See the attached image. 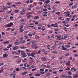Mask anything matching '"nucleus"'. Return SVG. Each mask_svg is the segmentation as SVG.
Segmentation results:
<instances>
[{
	"label": "nucleus",
	"instance_id": "obj_21",
	"mask_svg": "<svg viewBox=\"0 0 78 78\" xmlns=\"http://www.w3.org/2000/svg\"><path fill=\"white\" fill-rule=\"evenodd\" d=\"M43 12V11H38L37 13V14H41V13H42V12Z\"/></svg>",
	"mask_w": 78,
	"mask_h": 78
},
{
	"label": "nucleus",
	"instance_id": "obj_62",
	"mask_svg": "<svg viewBox=\"0 0 78 78\" xmlns=\"http://www.w3.org/2000/svg\"><path fill=\"white\" fill-rule=\"evenodd\" d=\"M56 14H60V12H57L56 13Z\"/></svg>",
	"mask_w": 78,
	"mask_h": 78
},
{
	"label": "nucleus",
	"instance_id": "obj_18",
	"mask_svg": "<svg viewBox=\"0 0 78 78\" xmlns=\"http://www.w3.org/2000/svg\"><path fill=\"white\" fill-rule=\"evenodd\" d=\"M27 73L28 72L27 71H26L25 72H24V73H22L21 74V75H25L26 73Z\"/></svg>",
	"mask_w": 78,
	"mask_h": 78
},
{
	"label": "nucleus",
	"instance_id": "obj_14",
	"mask_svg": "<svg viewBox=\"0 0 78 78\" xmlns=\"http://www.w3.org/2000/svg\"><path fill=\"white\" fill-rule=\"evenodd\" d=\"M31 43H32V44H33V45L34 44H35V43H36V41H32Z\"/></svg>",
	"mask_w": 78,
	"mask_h": 78
},
{
	"label": "nucleus",
	"instance_id": "obj_35",
	"mask_svg": "<svg viewBox=\"0 0 78 78\" xmlns=\"http://www.w3.org/2000/svg\"><path fill=\"white\" fill-rule=\"evenodd\" d=\"M26 42V41H25V40H23V41H21L20 43H22V42L23 43H25Z\"/></svg>",
	"mask_w": 78,
	"mask_h": 78
},
{
	"label": "nucleus",
	"instance_id": "obj_31",
	"mask_svg": "<svg viewBox=\"0 0 78 78\" xmlns=\"http://www.w3.org/2000/svg\"><path fill=\"white\" fill-rule=\"evenodd\" d=\"M51 53H55L56 54H57V52L56 51H52Z\"/></svg>",
	"mask_w": 78,
	"mask_h": 78
},
{
	"label": "nucleus",
	"instance_id": "obj_26",
	"mask_svg": "<svg viewBox=\"0 0 78 78\" xmlns=\"http://www.w3.org/2000/svg\"><path fill=\"white\" fill-rule=\"evenodd\" d=\"M12 4V2H11L10 3L9 2H8L7 3V5H11Z\"/></svg>",
	"mask_w": 78,
	"mask_h": 78
},
{
	"label": "nucleus",
	"instance_id": "obj_6",
	"mask_svg": "<svg viewBox=\"0 0 78 78\" xmlns=\"http://www.w3.org/2000/svg\"><path fill=\"white\" fill-rule=\"evenodd\" d=\"M41 60L43 61H45L47 60V58H45V57H42L41 58Z\"/></svg>",
	"mask_w": 78,
	"mask_h": 78
},
{
	"label": "nucleus",
	"instance_id": "obj_60",
	"mask_svg": "<svg viewBox=\"0 0 78 78\" xmlns=\"http://www.w3.org/2000/svg\"><path fill=\"white\" fill-rule=\"evenodd\" d=\"M13 18H14V17H13V16H10V19H13Z\"/></svg>",
	"mask_w": 78,
	"mask_h": 78
},
{
	"label": "nucleus",
	"instance_id": "obj_9",
	"mask_svg": "<svg viewBox=\"0 0 78 78\" xmlns=\"http://www.w3.org/2000/svg\"><path fill=\"white\" fill-rule=\"evenodd\" d=\"M56 6V5H54V6L52 7V9H54L55 10H57V9L55 7V6Z\"/></svg>",
	"mask_w": 78,
	"mask_h": 78
},
{
	"label": "nucleus",
	"instance_id": "obj_29",
	"mask_svg": "<svg viewBox=\"0 0 78 78\" xmlns=\"http://www.w3.org/2000/svg\"><path fill=\"white\" fill-rule=\"evenodd\" d=\"M75 70V67H72L71 69V71L74 70Z\"/></svg>",
	"mask_w": 78,
	"mask_h": 78
},
{
	"label": "nucleus",
	"instance_id": "obj_54",
	"mask_svg": "<svg viewBox=\"0 0 78 78\" xmlns=\"http://www.w3.org/2000/svg\"><path fill=\"white\" fill-rule=\"evenodd\" d=\"M73 5V3H71L69 4V5L72 6V5Z\"/></svg>",
	"mask_w": 78,
	"mask_h": 78
},
{
	"label": "nucleus",
	"instance_id": "obj_24",
	"mask_svg": "<svg viewBox=\"0 0 78 78\" xmlns=\"http://www.w3.org/2000/svg\"><path fill=\"white\" fill-rule=\"evenodd\" d=\"M9 42L8 41H5L4 42L3 44H9Z\"/></svg>",
	"mask_w": 78,
	"mask_h": 78
},
{
	"label": "nucleus",
	"instance_id": "obj_27",
	"mask_svg": "<svg viewBox=\"0 0 78 78\" xmlns=\"http://www.w3.org/2000/svg\"><path fill=\"white\" fill-rule=\"evenodd\" d=\"M7 7H4L2 8L3 10H7Z\"/></svg>",
	"mask_w": 78,
	"mask_h": 78
},
{
	"label": "nucleus",
	"instance_id": "obj_47",
	"mask_svg": "<svg viewBox=\"0 0 78 78\" xmlns=\"http://www.w3.org/2000/svg\"><path fill=\"white\" fill-rule=\"evenodd\" d=\"M27 55L28 56H31V54H30V53H27Z\"/></svg>",
	"mask_w": 78,
	"mask_h": 78
},
{
	"label": "nucleus",
	"instance_id": "obj_40",
	"mask_svg": "<svg viewBox=\"0 0 78 78\" xmlns=\"http://www.w3.org/2000/svg\"><path fill=\"white\" fill-rule=\"evenodd\" d=\"M14 58H19V57L17 56H15L14 57Z\"/></svg>",
	"mask_w": 78,
	"mask_h": 78
},
{
	"label": "nucleus",
	"instance_id": "obj_55",
	"mask_svg": "<svg viewBox=\"0 0 78 78\" xmlns=\"http://www.w3.org/2000/svg\"><path fill=\"white\" fill-rule=\"evenodd\" d=\"M27 45H28V46H29V45H30V43H28L27 44Z\"/></svg>",
	"mask_w": 78,
	"mask_h": 78
},
{
	"label": "nucleus",
	"instance_id": "obj_37",
	"mask_svg": "<svg viewBox=\"0 0 78 78\" xmlns=\"http://www.w3.org/2000/svg\"><path fill=\"white\" fill-rule=\"evenodd\" d=\"M78 75H75L74 76H73V78H76V77H78Z\"/></svg>",
	"mask_w": 78,
	"mask_h": 78
},
{
	"label": "nucleus",
	"instance_id": "obj_1",
	"mask_svg": "<svg viewBox=\"0 0 78 78\" xmlns=\"http://www.w3.org/2000/svg\"><path fill=\"white\" fill-rule=\"evenodd\" d=\"M20 52L21 53L22 58H26L27 55V54H26V53H25V51H21Z\"/></svg>",
	"mask_w": 78,
	"mask_h": 78
},
{
	"label": "nucleus",
	"instance_id": "obj_45",
	"mask_svg": "<svg viewBox=\"0 0 78 78\" xmlns=\"http://www.w3.org/2000/svg\"><path fill=\"white\" fill-rule=\"evenodd\" d=\"M15 12H19V10H15Z\"/></svg>",
	"mask_w": 78,
	"mask_h": 78
},
{
	"label": "nucleus",
	"instance_id": "obj_11",
	"mask_svg": "<svg viewBox=\"0 0 78 78\" xmlns=\"http://www.w3.org/2000/svg\"><path fill=\"white\" fill-rule=\"evenodd\" d=\"M50 2V0H46L45 1V3H46V4H48V3H49Z\"/></svg>",
	"mask_w": 78,
	"mask_h": 78
},
{
	"label": "nucleus",
	"instance_id": "obj_2",
	"mask_svg": "<svg viewBox=\"0 0 78 78\" xmlns=\"http://www.w3.org/2000/svg\"><path fill=\"white\" fill-rule=\"evenodd\" d=\"M31 47H32L33 48H35V49H37V48H38V47H37L36 45L34 44H33L31 46Z\"/></svg>",
	"mask_w": 78,
	"mask_h": 78
},
{
	"label": "nucleus",
	"instance_id": "obj_64",
	"mask_svg": "<svg viewBox=\"0 0 78 78\" xmlns=\"http://www.w3.org/2000/svg\"><path fill=\"white\" fill-rule=\"evenodd\" d=\"M33 7V5H30L29 6V8H32Z\"/></svg>",
	"mask_w": 78,
	"mask_h": 78
},
{
	"label": "nucleus",
	"instance_id": "obj_58",
	"mask_svg": "<svg viewBox=\"0 0 78 78\" xmlns=\"http://www.w3.org/2000/svg\"><path fill=\"white\" fill-rule=\"evenodd\" d=\"M33 1L32 0H30L29 3H33Z\"/></svg>",
	"mask_w": 78,
	"mask_h": 78
},
{
	"label": "nucleus",
	"instance_id": "obj_15",
	"mask_svg": "<svg viewBox=\"0 0 78 78\" xmlns=\"http://www.w3.org/2000/svg\"><path fill=\"white\" fill-rule=\"evenodd\" d=\"M34 54H35L34 53H32L31 54V56H32V57L34 58L35 57V56H34Z\"/></svg>",
	"mask_w": 78,
	"mask_h": 78
},
{
	"label": "nucleus",
	"instance_id": "obj_46",
	"mask_svg": "<svg viewBox=\"0 0 78 78\" xmlns=\"http://www.w3.org/2000/svg\"><path fill=\"white\" fill-rule=\"evenodd\" d=\"M46 76H49V75H50V73H48L46 75Z\"/></svg>",
	"mask_w": 78,
	"mask_h": 78
},
{
	"label": "nucleus",
	"instance_id": "obj_49",
	"mask_svg": "<svg viewBox=\"0 0 78 78\" xmlns=\"http://www.w3.org/2000/svg\"><path fill=\"white\" fill-rule=\"evenodd\" d=\"M68 74H69V75H71L72 74H71V72L70 71H69L68 72Z\"/></svg>",
	"mask_w": 78,
	"mask_h": 78
},
{
	"label": "nucleus",
	"instance_id": "obj_23",
	"mask_svg": "<svg viewBox=\"0 0 78 78\" xmlns=\"http://www.w3.org/2000/svg\"><path fill=\"white\" fill-rule=\"evenodd\" d=\"M67 37H68V36L67 35H65L63 37V39H66Z\"/></svg>",
	"mask_w": 78,
	"mask_h": 78
},
{
	"label": "nucleus",
	"instance_id": "obj_41",
	"mask_svg": "<svg viewBox=\"0 0 78 78\" xmlns=\"http://www.w3.org/2000/svg\"><path fill=\"white\" fill-rule=\"evenodd\" d=\"M36 68L33 69H32V72H34L35 70H36Z\"/></svg>",
	"mask_w": 78,
	"mask_h": 78
},
{
	"label": "nucleus",
	"instance_id": "obj_59",
	"mask_svg": "<svg viewBox=\"0 0 78 78\" xmlns=\"http://www.w3.org/2000/svg\"><path fill=\"white\" fill-rule=\"evenodd\" d=\"M20 30V32H23V29Z\"/></svg>",
	"mask_w": 78,
	"mask_h": 78
},
{
	"label": "nucleus",
	"instance_id": "obj_34",
	"mask_svg": "<svg viewBox=\"0 0 78 78\" xmlns=\"http://www.w3.org/2000/svg\"><path fill=\"white\" fill-rule=\"evenodd\" d=\"M20 48L23 49H24V48H26L24 46H22V47H21Z\"/></svg>",
	"mask_w": 78,
	"mask_h": 78
},
{
	"label": "nucleus",
	"instance_id": "obj_63",
	"mask_svg": "<svg viewBox=\"0 0 78 78\" xmlns=\"http://www.w3.org/2000/svg\"><path fill=\"white\" fill-rule=\"evenodd\" d=\"M31 14V12H28L27 13V15H28V14Z\"/></svg>",
	"mask_w": 78,
	"mask_h": 78
},
{
	"label": "nucleus",
	"instance_id": "obj_5",
	"mask_svg": "<svg viewBox=\"0 0 78 78\" xmlns=\"http://www.w3.org/2000/svg\"><path fill=\"white\" fill-rule=\"evenodd\" d=\"M8 56V55L6 53L4 54L3 55V58H7Z\"/></svg>",
	"mask_w": 78,
	"mask_h": 78
},
{
	"label": "nucleus",
	"instance_id": "obj_51",
	"mask_svg": "<svg viewBox=\"0 0 78 78\" xmlns=\"http://www.w3.org/2000/svg\"><path fill=\"white\" fill-rule=\"evenodd\" d=\"M73 53H76V52H77V51L76 50H73Z\"/></svg>",
	"mask_w": 78,
	"mask_h": 78
},
{
	"label": "nucleus",
	"instance_id": "obj_19",
	"mask_svg": "<svg viewBox=\"0 0 78 78\" xmlns=\"http://www.w3.org/2000/svg\"><path fill=\"white\" fill-rule=\"evenodd\" d=\"M72 9H75V8H76V6L75 5L73 6L72 7Z\"/></svg>",
	"mask_w": 78,
	"mask_h": 78
},
{
	"label": "nucleus",
	"instance_id": "obj_7",
	"mask_svg": "<svg viewBox=\"0 0 78 78\" xmlns=\"http://www.w3.org/2000/svg\"><path fill=\"white\" fill-rule=\"evenodd\" d=\"M64 13H66V16H69L70 15V14H69V13H70V12L69 11L64 12Z\"/></svg>",
	"mask_w": 78,
	"mask_h": 78
},
{
	"label": "nucleus",
	"instance_id": "obj_33",
	"mask_svg": "<svg viewBox=\"0 0 78 78\" xmlns=\"http://www.w3.org/2000/svg\"><path fill=\"white\" fill-rule=\"evenodd\" d=\"M31 15H30L28 16L27 17V19H29V18H30L31 17Z\"/></svg>",
	"mask_w": 78,
	"mask_h": 78
},
{
	"label": "nucleus",
	"instance_id": "obj_8",
	"mask_svg": "<svg viewBox=\"0 0 78 78\" xmlns=\"http://www.w3.org/2000/svg\"><path fill=\"white\" fill-rule=\"evenodd\" d=\"M55 24H51V27H58V25H56V26H54L55 25Z\"/></svg>",
	"mask_w": 78,
	"mask_h": 78
},
{
	"label": "nucleus",
	"instance_id": "obj_30",
	"mask_svg": "<svg viewBox=\"0 0 78 78\" xmlns=\"http://www.w3.org/2000/svg\"><path fill=\"white\" fill-rule=\"evenodd\" d=\"M38 4H39V5H42L43 4L42 2H39L38 3Z\"/></svg>",
	"mask_w": 78,
	"mask_h": 78
},
{
	"label": "nucleus",
	"instance_id": "obj_10",
	"mask_svg": "<svg viewBox=\"0 0 78 78\" xmlns=\"http://www.w3.org/2000/svg\"><path fill=\"white\" fill-rule=\"evenodd\" d=\"M61 76L62 77V78H68V77L65 74L62 75Z\"/></svg>",
	"mask_w": 78,
	"mask_h": 78
},
{
	"label": "nucleus",
	"instance_id": "obj_17",
	"mask_svg": "<svg viewBox=\"0 0 78 78\" xmlns=\"http://www.w3.org/2000/svg\"><path fill=\"white\" fill-rule=\"evenodd\" d=\"M9 46L7 47V48H11V47L12 46V45L11 44H9Z\"/></svg>",
	"mask_w": 78,
	"mask_h": 78
},
{
	"label": "nucleus",
	"instance_id": "obj_39",
	"mask_svg": "<svg viewBox=\"0 0 78 78\" xmlns=\"http://www.w3.org/2000/svg\"><path fill=\"white\" fill-rule=\"evenodd\" d=\"M20 14H21V15H23V14H24V13H23V12H22V11H21L20 12Z\"/></svg>",
	"mask_w": 78,
	"mask_h": 78
},
{
	"label": "nucleus",
	"instance_id": "obj_48",
	"mask_svg": "<svg viewBox=\"0 0 78 78\" xmlns=\"http://www.w3.org/2000/svg\"><path fill=\"white\" fill-rule=\"evenodd\" d=\"M19 39L20 40H23V37H20L19 38Z\"/></svg>",
	"mask_w": 78,
	"mask_h": 78
},
{
	"label": "nucleus",
	"instance_id": "obj_42",
	"mask_svg": "<svg viewBox=\"0 0 78 78\" xmlns=\"http://www.w3.org/2000/svg\"><path fill=\"white\" fill-rule=\"evenodd\" d=\"M70 67H68L67 69H66V70H70Z\"/></svg>",
	"mask_w": 78,
	"mask_h": 78
},
{
	"label": "nucleus",
	"instance_id": "obj_13",
	"mask_svg": "<svg viewBox=\"0 0 78 78\" xmlns=\"http://www.w3.org/2000/svg\"><path fill=\"white\" fill-rule=\"evenodd\" d=\"M65 47L66 48H70V45H68L67 44L65 45Z\"/></svg>",
	"mask_w": 78,
	"mask_h": 78
},
{
	"label": "nucleus",
	"instance_id": "obj_20",
	"mask_svg": "<svg viewBox=\"0 0 78 78\" xmlns=\"http://www.w3.org/2000/svg\"><path fill=\"white\" fill-rule=\"evenodd\" d=\"M23 26L21 25V26H20V30H22V29H23Z\"/></svg>",
	"mask_w": 78,
	"mask_h": 78
},
{
	"label": "nucleus",
	"instance_id": "obj_3",
	"mask_svg": "<svg viewBox=\"0 0 78 78\" xmlns=\"http://www.w3.org/2000/svg\"><path fill=\"white\" fill-rule=\"evenodd\" d=\"M13 25V23H10L9 24H7L6 26V27H11L12 25Z\"/></svg>",
	"mask_w": 78,
	"mask_h": 78
},
{
	"label": "nucleus",
	"instance_id": "obj_4",
	"mask_svg": "<svg viewBox=\"0 0 78 78\" xmlns=\"http://www.w3.org/2000/svg\"><path fill=\"white\" fill-rule=\"evenodd\" d=\"M16 42L14 43L15 45H19L20 44V42H19V41L17 40H16Z\"/></svg>",
	"mask_w": 78,
	"mask_h": 78
},
{
	"label": "nucleus",
	"instance_id": "obj_50",
	"mask_svg": "<svg viewBox=\"0 0 78 78\" xmlns=\"http://www.w3.org/2000/svg\"><path fill=\"white\" fill-rule=\"evenodd\" d=\"M55 48H56L55 47V46H53L52 47V48H53V49H55Z\"/></svg>",
	"mask_w": 78,
	"mask_h": 78
},
{
	"label": "nucleus",
	"instance_id": "obj_61",
	"mask_svg": "<svg viewBox=\"0 0 78 78\" xmlns=\"http://www.w3.org/2000/svg\"><path fill=\"white\" fill-rule=\"evenodd\" d=\"M67 21H69L70 20V18H67Z\"/></svg>",
	"mask_w": 78,
	"mask_h": 78
},
{
	"label": "nucleus",
	"instance_id": "obj_52",
	"mask_svg": "<svg viewBox=\"0 0 78 78\" xmlns=\"http://www.w3.org/2000/svg\"><path fill=\"white\" fill-rule=\"evenodd\" d=\"M20 62H21V60L19 59L18 60V63H20Z\"/></svg>",
	"mask_w": 78,
	"mask_h": 78
},
{
	"label": "nucleus",
	"instance_id": "obj_56",
	"mask_svg": "<svg viewBox=\"0 0 78 78\" xmlns=\"http://www.w3.org/2000/svg\"><path fill=\"white\" fill-rule=\"evenodd\" d=\"M44 69H40V71H44Z\"/></svg>",
	"mask_w": 78,
	"mask_h": 78
},
{
	"label": "nucleus",
	"instance_id": "obj_57",
	"mask_svg": "<svg viewBox=\"0 0 78 78\" xmlns=\"http://www.w3.org/2000/svg\"><path fill=\"white\" fill-rule=\"evenodd\" d=\"M66 27H69V24H67V25H64Z\"/></svg>",
	"mask_w": 78,
	"mask_h": 78
},
{
	"label": "nucleus",
	"instance_id": "obj_12",
	"mask_svg": "<svg viewBox=\"0 0 78 78\" xmlns=\"http://www.w3.org/2000/svg\"><path fill=\"white\" fill-rule=\"evenodd\" d=\"M13 50H16L17 49H18V47L17 46H15L13 47Z\"/></svg>",
	"mask_w": 78,
	"mask_h": 78
},
{
	"label": "nucleus",
	"instance_id": "obj_36",
	"mask_svg": "<svg viewBox=\"0 0 78 78\" xmlns=\"http://www.w3.org/2000/svg\"><path fill=\"white\" fill-rule=\"evenodd\" d=\"M40 73H41V74H42V75H43V74H44V73H45L43 72H40Z\"/></svg>",
	"mask_w": 78,
	"mask_h": 78
},
{
	"label": "nucleus",
	"instance_id": "obj_43",
	"mask_svg": "<svg viewBox=\"0 0 78 78\" xmlns=\"http://www.w3.org/2000/svg\"><path fill=\"white\" fill-rule=\"evenodd\" d=\"M41 50H39L38 52H37V54L38 55H39V54H40V53H41Z\"/></svg>",
	"mask_w": 78,
	"mask_h": 78
},
{
	"label": "nucleus",
	"instance_id": "obj_38",
	"mask_svg": "<svg viewBox=\"0 0 78 78\" xmlns=\"http://www.w3.org/2000/svg\"><path fill=\"white\" fill-rule=\"evenodd\" d=\"M69 55L70 54H69V53H66L65 55V56H69Z\"/></svg>",
	"mask_w": 78,
	"mask_h": 78
},
{
	"label": "nucleus",
	"instance_id": "obj_16",
	"mask_svg": "<svg viewBox=\"0 0 78 78\" xmlns=\"http://www.w3.org/2000/svg\"><path fill=\"white\" fill-rule=\"evenodd\" d=\"M56 37H57V39H58V38H60V37H61V35H57L56 36Z\"/></svg>",
	"mask_w": 78,
	"mask_h": 78
},
{
	"label": "nucleus",
	"instance_id": "obj_44",
	"mask_svg": "<svg viewBox=\"0 0 78 78\" xmlns=\"http://www.w3.org/2000/svg\"><path fill=\"white\" fill-rule=\"evenodd\" d=\"M14 53H16L17 55H18V53H17L16 52H13L12 51V54H14Z\"/></svg>",
	"mask_w": 78,
	"mask_h": 78
},
{
	"label": "nucleus",
	"instance_id": "obj_25",
	"mask_svg": "<svg viewBox=\"0 0 78 78\" xmlns=\"http://www.w3.org/2000/svg\"><path fill=\"white\" fill-rule=\"evenodd\" d=\"M39 17L38 16H35L34 17V19H39Z\"/></svg>",
	"mask_w": 78,
	"mask_h": 78
},
{
	"label": "nucleus",
	"instance_id": "obj_22",
	"mask_svg": "<svg viewBox=\"0 0 78 78\" xmlns=\"http://www.w3.org/2000/svg\"><path fill=\"white\" fill-rule=\"evenodd\" d=\"M35 76H39L40 75H41V74H36L35 75Z\"/></svg>",
	"mask_w": 78,
	"mask_h": 78
},
{
	"label": "nucleus",
	"instance_id": "obj_32",
	"mask_svg": "<svg viewBox=\"0 0 78 78\" xmlns=\"http://www.w3.org/2000/svg\"><path fill=\"white\" fill-rule=\"evenodd\" d=\"M43 11H47V9H43Z\"/></svg>",
	"mask_w": 78,
	"mask_h": 78
},
{
	"label": "nucleus",
	"instance_id": "obj_53",
	"mask_svg": "<svg viewBox=\"0 0 78 78\" xmlns=\"http://www.w3.org/2000/svg\"><path fill=\"white\" fill-rule=\"evenodd\" d=\"M21 22H25V20L23 19H21L20 20Z\"/></svg>",
	"mask_w": 78,
	"mask_h": 78
},
{
	"label": "nucleus",
	"instance_id": "obj_28",
	"mask_svg": "<svg viewBox=\"0 0 78 78\" xmlns=\"http://www.w3.org/2000/svg\"><path fill=\"white\" fill-rule=\"evenodd\" d=\"M21 4V2H16V5H19V4Z\"/></svg>",
	"mask_w": 78,
	"mask_h": 78
}]
</instances>
